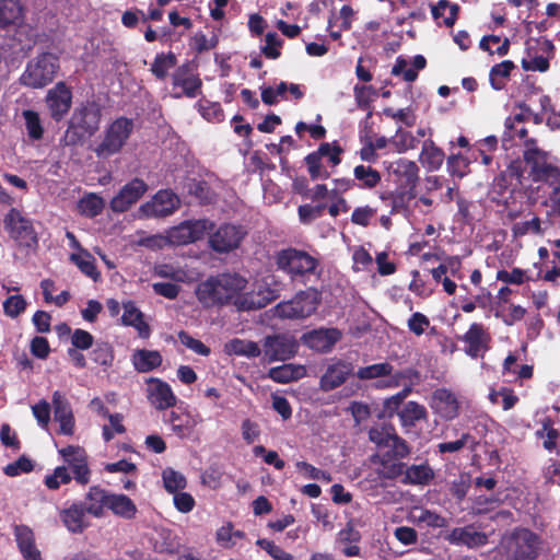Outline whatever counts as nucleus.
<instances>
[{"label": "nucleus", "mask_w": 560, "mask_h": 560, "mask_svg": "<svg viewBox=\"0 0 560 560\" xmlns=\"http://www.w3.org/2000/svg\"><path fill=\"white\" fill-rule=\"evenodd\" d=\"M394 435V429L385 425L374 427L369 431L370 441L376 444L378 447H387Z\"/></svg>", "instance_id": "13d9d810"}, {"label": "nucleus", "mask_w": 560, "mask_h": 560, "mask_svg": "<svg viewBox=\"0 0 560 560\" xmlns=\"http://www.w3.org/2000/svg\"><path fill=\"white\" fill-rule=\"evenodd\" d=\"M92 360L101 365L108 366L114 360L112 347L106 343H97L92 351Z\"/></svg>", "instance_id": "774afa93"}, {"label": "nucleus", "mask_w": 560, "mask_h": 560, "mask_svg": "<svg viewBox=\"0 0 560 560\" xmlns=\"http://www.w3.org/2000/svg\"><path fill=\"white\" fill-rule=\"evenodd\" d=\"M434 478V471L428 464L411 465L405 470L404 482L428 485Z\"/></svg>", "instance_id": "a19ab883"}, {"label": "nucleus", "mask_w": 560, "mask_h": 560, "mask_svg": "<svg viewBox=\"0 0 560 560\" xmlns=\"http://www.w3.org/2000/svg\"><path fill=\"white\" fill-rule=\"evenodd\" d=\"M180 206L179 197L170 189L159 190L151 200L141 205L139 212L144 218H164L173 214Z\"/></svg>", "instance_id": "9b49d317"}, {"label": "nucleus", "mask_w": 560, "mask_h": 560, "mask_svg": "<svg viewBox=\"0 0 560 560\" xmlns=\"http://www.w3.org/2000/svg\"><path fill=\"white\" fill-rule=\"evenodd\" d=\"M32 412L38 425L47 429L50 421V405L47 400L42 399L32 406Z\"/></svg>", "instance_id": "338daca9"}, {"label": "nucleus", "mask_w": 560, "mask_h": 560, "mask_svg": "<svg viewBox=\"0 0 560 560\" xmlns=\"http://www.w3.org/2000/svg\"><path fill=\"white\" fill-rule=\"evenodd\" d=\"M306 375V368L296 364H283L269 370L268 376L277 383H290Z\"/></svg>", "instance_id": "4c0bfd02"}, {"label": "nucleus", "mask_w": 560, "mask_h": 560, "mask_svg": "<svg viewBox=\"0 0 560 560\" xmlns=\"http://www.w3.org/2000/svg\"><path fill=\"white\" fill-rule=\"evenodd\" d=\"M54 407V419L59 423V433L65 435L73 434L74 417L71 406L63 394L56 390L51 397Z\"/></svg>", "instance_id": "5701e85b"}, {"label": "nucleus", "mask_w": 560, "mask_h": 560, "mask_svg": "<svg viewBox=\"0 0 560 560\" xmlns=\"http://www.w3.org/2000/svg\"><path fill=\"white\" fill-rule=\"evenodd\" d=\"M361 539V534L357 530L351 522L337 534L336 542L343 545L341 551L346 557L360 556V547L358 542Z\"/></svg>", "instance_id": "72a5a7b5"}, {"label": "nucleus", "mask_w": 560, "mask_h": 560, "mask_svg": "<svg viewBox=\"0 0 560 560\" xmlns=\"http://www.w3.org/2000/svg\"><path fill=\"white\" fill-rule=\"evenodd\" d=\"M224 351L229 355H241L256 358L260 355L261 349L258 343L250 340L234 338L224 345Z\"/></svg>", "instance_id": "ea45409f"}, {"label": "nucleus", "mask_w": 560, "mask_h": 560, "mask_svg": "<svg viewBox=\"0 0 560 560\" xmlns=\"http://www.w3.org/2000/svg\"><path fill=\"white\" fill-rule=\"evenodd\" d=\"M463 340L467 343L466 353L471 358H479L489 349L490 335L481 324L474 323Z\"/></svg>", "instance_id": "a878e982"}, {"label": "nucleus", "mask_w": 560, "mask_h": 560, "mask_svg": "<svg viewBox=\"0 0 560 560\" xmlns=\"http://www.w3.org/2000/svg\"><path fill=\"white\" fill-rule=\"evenodd\" d=\"M341 337L342 334L337 328H318L304 334L302 341L306 347L316 352L328 353Z\"/></svg>", "instance_id": "a211bd4d"}, {"label": "nucleus", "mask_w": 560, "mask_h": 560, "mask_svg": "<svg viewBox=\"0 0 560 560\" xmlns=\"http://www.w3.org/2000/svg\"><path fill=\"white\" fill-rule=\"evenodd\" d=\"M107 510L124 518H131L137 512V508L131 499L125 494L110 492L107 501Z\"/></svg>", "instance_id": "58836bf2"}, {"label": "nucleus", "mask_w": 560, "mask_h": 560, "mask_svg": "<svg viewBox=\"0 0 560 560\" xmlns=\"http://www.w3.org/2000/svg\"><path fill=\"white\" fill-rule=\"evenodd\" d=\"M246 235L238 225L223 224L209 236V245L217 253H229L237 248Z\"/></svg>", "instance_id": "2eb2a0df"}, {"label": "nucleus", "mask_w": 560, "mask_h": 560, "mask_svg": "<svg viewBox=\"0 0 560 560\" xmlns=\"http://www.w3.org/2000/svg\"><path fill=\"white\" fill-rule=\"evenodd\" d=\"M133 120L118 117L108 124L92 150L98 159H108L119 153L133 132Z\"/></svg>", "instance_id": "7ed1b4c3"}, {"label": "nucleus", "mask_w": 560, "mask_h": 560, "mask_svg": "<svg viewBox=\"0 0 560 560\" xmlns=\"http://www.w3.org/2000/svg\"><path fill=\"white\" fill-rule=\"evenodd\" d=\"M354 178L361 182L362 187L374 188L381 182L380 173L371 166L358 165L353 171Z\"/></svg>", "instance_id": "603ef678"}, {"label": "nucleus", "mask_w": 560, "mask_h": 560, "mask_svg": "<svg viewBox=\"0 0 560 560\" xmlns=\"http://www.w3.org/2000/svg\"><path fill=\"white\" fill-rule=\"evenodd\" d=\"M411 518L417 524L434 528L445 527L447 525V520L445 517L436 512L421 508L413 509L411 512Z\"/></svg>", "instance_id": "49530a36"}, {"label": "nucleus", "mask_w": 560, "mask_h": 560, "mask_svg": "<svg viewBox=\"0 0 560 560\" xmlns=\"http://www.w3.org/2000/svg\"><path fill=\"white\" fill-rule=\"evenodd\" d=\"M416 198V187L398 185V187L388 194L382 196L383 200H388L392 207V213H406L410 202Z\"/></svg>", "instance_id": "c756f323"}, {"label": "nucleus", "mask_w": 560, "mask_h": 560, "mask_svg": "<svg viewBox=\"0 0 560 560\" xmlns=\"http://www.w3.org/2000/svg\"><path fill=\"white\" fill-rule=\"evenodd\" d=\"M244 537L245 534L242 530L234 529L231 523H226L217 532V540L223 548L235 547Z\"/></svg>", "instance_id": "8fccbe9b"}, {"label": "nucleus", "mask_w": 560, "mask_h": 560, "mask_svg": "<svg viewBox=\"0 0 560 560\" xmlns=\"http://www.w3.org/2000/svg\"><path fill=\"white\" fill-rule=\"evenodd\" d=\"M390 142L399 153L406 152L416 145L415 137L410 132L402 130L400 127L397 128Z\"/></svg>", "instance_id": "052dcab7"}, {"label": "nucleus", "mask_w": 560, "mask_h": 560, "mask_svg": "<svg viewBox=\"0 0 560 560\" xmlns=\"http://www.w3.org/2000/svg\"><path fill=\"white\" fill-rule=\"evenodd\" d=\"M262 346L264 355L269 362L289 360L299 350L296 339L285 334L267 336Z\"/></svg>", "instance_id": "4468645a"}, {"label": "nucleus", "mask_w": 560, "mask_h": 560, "mask_svg": "<svg viewBox=\"0 0 560 560\" xmlns=\"http://www.w3.org/2000/svg\"><path fill=\"white\" fill-rule=\"evenodd\" d=\"M162 479L166 491L170 493L182 491L187 485L185 476L173 468H165L162 472Z\"/></svg>", "instance_id": "3c124183"}, {"label": "nucleus", "mask_w": 560, "mask_h": 560, "mask_svg": "<svg viewBox=\"0 0 560 560\" xmlns=\"http://www.w3.org/2000/svg\"><path fill=\"white\" fill-rule=\"evenodd\" d=\"M23 21V7L20 0H0V27L20 25Z\"/></svg>", "instance_id": "e433bc0d"}, {"label": "nucleus", "mask_w": 560, "mask_h": 560, "mask_svg": "<svg viewBox=\"0 0 560 560\" xmlns=\"http://www.w3.org/2000/svg\"><path fill=\"white\" fill-rule=\"evenodd\" d=\"M212 228L207 219L187 220L170 229L167 240L173 245H186L201 240Z\"/></svg>", "instance_id": "9d476101"}, {"label": "nucleus", "mask_w": 560, "mask_h": 560, "mask_svg": "<svg viewBox=\"0 0 560 560\" xmlns=\"http://www.w3.org/2000/svg\"><path fill=\"white\" fill-rule=\"evenodd\" d=\"M105 202L102 197L94 192L85 194L77 205L80 214L94 218L98 215L104 209Z\"/></svg>", "instance_id": "79ce46f5"}, {"label": "nucleus", "mask_w": 560, "mask_h": 560, "mask_svg": "<svg viewBox=\"0 0 560 560\" xmlns=\"http://www.w3.org/2000/svg\"><path fill=\"white\" fill-rule=\"evenodd\" d=\"M375 467V480L384 487V480H393L402 474L404 464L393 458L389 453L375 454L371 457Z\"/></svg>", "instance_id": "b1692460"}, {"label": "nucleus", "mask_w": 560, "mask_h": 560, "mask_svg": "<svg viewBox=\"0 0 560 560\" xmlns=\"http://www.w3.org/2000/svg\"><path fill=\"white\" fill-rule=\"evenodd\" d=\"M444 160V153L441 149L434 145L432 141H425L420 154V162L429 170H438Z\"/></svg>", "instance_id": "37998d69"}, {"label": "nucleus", "mask_w": 560, "mask_h": 560, "mask_svg": "<svg viewBox=\"0 0 560 560\" xmlns=\"http://www.w3.org/2000/svg\"><path fill=\"white\" fill-rule=\"evenodd\" d=\"M532 117V110L527 107L521 106L517 113H514L512 116L508 117L504 122V133H503V142L514 141L515 139L524 140L526 139L527 130L524 126V121Z\"/></svg>", "instance_id": "cd10ccee"}, {"label": "nucleus", "mask_w": 560, "mask_h": 560, "mask_svg": "<svg viewBox=\"0 0 560 560\" xmlns=\"http://www.w3.org/2000/svg\"><path fill=\"white\" fill-rule=\"evenodd\" d=\"M502 544L512 560H536L541 550L540 538L526 528L515 529Z\"/></svg>", "instance_id": "0eeeda50"}, {"label": "nucleus", "mask_w": 560, "mask_h": 560, "mask_svg": "<svg viewBox=\"0 0 560 560\" xmlns=\"http://www.w3.org/2000/svg\"><path fill=\"white\" fill-rule=\"evenodd\" d=\"M246 284L247 281L238 275L222 273L200 282L196 296L205 307L233 302L240 310L261 308L279 296L268 283H258L252 292L241 294Z\"/></svg>", "instance_id": "f257e3e1"}, {"label": "nucleus", "mask_w": 560, "mask_h": 560, "mask_svg": "<svg viewBox=\"0 0 560 560\" xmlns=\"http://www.w3.org/2000/svg\"><path fill=\"white\" fill-rule=\"evenodd\" d=\"M131 360L135 370L140 373H148L162 364V355L155 350H136Z\"/></svg>", "instance_id": "f704fd0d"}, {"label": "nucleus", "mask_w": 560, "mask_h": 560, "mask_svg": "<svg viewBox=\"0 0 560 560\" xmlns=\"http://www.w3.org/2000/svg\"><path fill=\"white\" fill-rule=\"evenodd\" d=\"M85 513L86 510L82 504H72L70 508L61 511L60 517L68 530L71 533H82L89 526Z\"/></svg>", "instance_id": "2f4dec72"}, {"label": "nucleus", "mask_w": 560, "mask_h": 560, "mask_svg": "<svg viewBox=\"0 0 560 560\" xmlns=\"http://www.w3.org/2000/svg\"><path fill=\"white\" fill-rule=\"evenodd\" d=\"M45 103L51 118L60 121L71 108L72 91L65 82H58L47 91Z\"/></svg>", "instance_id": "dca6fc26"}, {"label": "nucleus", "mask_w": 560, "mask_h": 560, "mask_svg": "<svg viewBox=\"0 0 560 560\" xmlns=\"http://www.w3.org/2000/svg\"><path fill=\"white\" fill-rule=\"evenodd\" d=\"M431 408L444 420H452L459 413L457 397L446 388H440L433 393Z\"/></svg>", "instance_id": "4be33fe9"}, {"label": "nucleus", "mask_w": 560, "mask_h": 560, "mask_svg": "<svg viewBox=\"0 0 560 560\" xmlns=\"http://www.w3.org/2000/svg\"><path fill=\"white\" fill-rule=\"evenodd\" d=\"M22 115L25 120L28 137L34 140H39L43 137V127L38 113L26 109Z\"/></svg>", "instance_id": "4d7b16f0"}, {"label": "nucleus", "mask_w": 560, "mask_h": 560, "mask_svg": "<svg viewBox=\"0 0 560 560\" xmlns=\"http://www.w3.org/2000/svg\"><path fill=\"white\" fill-rule=\"evenodd\" d=\"M446 540L455 546L478 548L487 544L488 537L485 533L477 530L472 525L455 527L446 536Z\"/></svg>", "instance_id": "393cba45"}, {"label": "nucleus", "mask_w": 560, "mask_h": 560, "mask_svg": "<svg viewBox=\"0 0 560 560\" xmlns=\"http://www.w3.org/2000/svg\"><path fill=\"white\" fill-rule=\"evenodd\" d=\"M201 91V80L192 68L185 63L176 69L172 75V96L195 98Z\"/></svg>", "instance_id": "ddd939ff"}, {"label": "nucleus", "mask_w": 560, "mask_h": 560, "mask_svg": "<svg viewBox=\"0 0 560 560\" xmlns=\"http://www.w3.org/2000/svg\"><path fill=\"white\" fill-rule=\"evenodd\" d=\"M458 5L447 0H440L436 4L431 7V12L434 20H443L446 26H452L458 14Z\"/></svg>", "instance_id": "c03bdc74"}, {"label": "nucleus", "mask_w": 560, "mask_h": 560, "mask_svg": "<svg viewBox=\"0 0 560 560\" xmlns=\"http://www.w3.org/2000/svg\"><path fill=\"white\" fill-rule=\"evenodd\" d=\"M176 56L173 52L158 54L151 65V72L160 80L166 78L168 71L176 66Z\"/></svg>", "instance_id": "09e8293b"}, {"label": "nucleus", "mask_w": 560, "mask_h": 560, "mask_svg": "<svg viewBox=\"0 0 560 560\" xmlns=\"http://www.w3.org/2000/svg\"><path fill=\"white\" fill-rule=\"evenodd\" d=\"M536 436L542 440V446L548 452H553L560 446V432L553 428L549 419L542 421L541 428L536 431Z\"/></svg>", "instance_id": "a18cd8bd"}, {"label": "nucleus", "mask_w": 560, "mask_h": 560, "mask_svg": "<svg viewBox=\"0 0 560 560\" xmlns=\"http://www.w3.org/2000/svg\"><path fill=\"white\" fill-rule=\"evenodd\" d=\"M59 454L72 469L74 479L81 485H86L90 481L91 472L88 467L84 450L79 446L70 445L59 450Z\"/></svg>", "instance_id": "aec40b11"}, {"label": "nucleus", "mask_w": 560, "mask_h": 560, "mask_svg": "<svg viewBox=\"0 0 560 560\" xmlns=\"http://www.w3.org/2000/svg\"><path fill=\"white\" fill-rule=\"evenodd\" d=\"M354 374L361 381L375 380L374 386L377 389H392L400 386L401 381L407 377L408 372L394 371L392 364L382 362L359 368Z\"/></svg>", "instance_id": "6e6552de"}, {"label": "nucleus", "mask_w": 560, "mask_h": 560, "mask_svg": "<svg viewBox=\"0 0 560 560\" xmlns=\"http://www.w3.org/2000/svg\"><path fill=\"white\" fill-rule=\"evenodd\" d=\"M148 190V185L140 178H133L127 183L110 200V209L114 212H125L135 205Z\"/></svg>", "instance_id": "f3484780"}, {"label": "nucleus", "mask_w": 560, "mask_h": 560, "mask_svg": "<svg viewBox=\"0 0 560 560\" xmlns=\"http://www.w3.org/2000/svg\"><path fill=\"white\" fill-rule=\"evenodd\" d=\"M354 374V365L342 359H330L319 378V388L325 392H331L341 385Z\"/></svg>", "instance_id": "f8f14e48"}, {"label": "nucleus", "mask_w": 560, "mask_h": 560, "mask_svg": "<svg viewBox=\"0 0 560 560\" xmlns=\"http://www.w3.org/2000/svg\"><path fill=\"white\" fill-rule=\"evenodd\" d=\"M26 308V301L22 295H11L3 302L4 314L11 318L18 317Z\"/></svg>", "instance_id": "680f3d73"}, {"label": "nucleus", "mask_w": 560, "mask_h": 560, "mask_svg": "<svg viewBox=\"0 0 560 560\" xmlns=\"http://www.w3.org/2000/svg\"><path fill=\"white\" fill-rule=\"evenodd\" d=\"M283 40L277 33H268L265 38V45L261 50L267 58L277 59L280 57V48Z\"/></svg>", "instance_id": "e2e57ef3"}, {"label": "nucleus", "mask_w": 560, "mask_h": 560, "mask_svg": "<svg viewBox=\"0 0 560 560\" xmlns=\"http://www.w3.org/2000/svg\"><path fill=\"white\" fill-rule=\"evenodd\" d=\"M4 226L10 235L21 244L30 245L36 241L33 226L16 209H11L4 218Z\"/></svg>", "instance_id": "6ab92c4d"}, {"label": "nucleus", "mask_w": 560, "mask_h": 560, "mask_svg": "<svg viewBox=\"0 0 560 560\" xmlns=\"http://www.w3.org/2000/svg\"><path fill=\"white\" fill-rule=\"evenodd\" d=\"M59 69L58 58L49 52L31 60L20 77V83L32 89H42L50 83Z\"/></svg>", "instance_id": "39448f33"}, {"label": "nucleus", "mask_w": 560, "mask_h": 560, "mask_svg": "<svg viewBox=\"0 0 560 560\" xmlns=\"http://www.w3.org/2000/svg\"><path fill=\"white\" fill-rule=\"evenodd\" d=\"M479 46L482 50L489 51L490 54L504 56L509 51L510 42L508 38L501 40L499 36L490 35L482 37Z\"/></svg>", "instance_id": "5fc2aeb1"}, {"label": "nucleus", "mask_w": 560, "mask_h": 560, "mask_svg": "<svg viewBox=\"0 0 560 560\" xmlns=\"http://www.w3.org/2000/svg\"><path fill=\"white\" fill-rule=\"evenodd\" d=\"M295 467L298 471L303 475L304 478L320 480L325 482L331 481V476L329 472L320 470L306 462H298L295 464Z\"/></svg>", "instance_id": "bf43d9fd"}, {"label": "nucleus", "mask_w": 560, "mask_h": 560, "mask_svg": "<svg viewBox=\"0 0 560 560\" xmlns=\"http://www.w3.org/2000/svg\"><path fill=\"white\" fill-rule=\"evenodd\" d=\"M147 383V396L153 407L164 410L176 404V397L166 382L150 377Z\"/></svg>", "instance_id": "412c9836"}, {"label": "nucleus", "mask_w": 560, "mask_h": 560, "mask_svg": "<svg viewBox=\"0 0 560 560\" xmlns=\"http://www.w3.org/2000/svg\"><path fill=\"white\" fill-rule=\"evenodd\" d=\"M178 339L186 348L194 351L195 353L203 357H208L210 354V348L207 347L200 340L194 338L186 331H180L178 334Z\"/></svg>", "instance_id": "0e129e2a"}, {"label": "nucleus", "mask_w": 560, "mask_h": 560, "mask_svg": "<svg viewBox=\"0 0 560 560\" xmlns=\"http://www.w3.org/2000/svg\"><path fill=\"white\" fill-rule=\"evenodd\" d=\"M524 160L529 175L535 182H545L558 192L560 189V170L548 161V154L535 147L534 140L525 142Z\"/></svg>", "instance_id": "20e7f679"}, {"label": "nucleus", "mask_w": 560, "mask_h": 560, "mask_svg": "<svg viewBox=\"0 0 560 560\" xmlns=\"http://www.w3.org/2000/svg\"><path fill=\"white\" fill-rule=\"evenodd\" d=\"M319 304V294L314 289L301 291L293 299L277 304L273 315L283 319H301L311 316Z\"/></svg>", "instance_id": "423d86ee"}, {"label": "nucleus", "mask_w": 560, "mask_h": 560, "mask_svg": "<svg viewBox=\"0 0 560 560\" xmlns=\"http://www.w3.org/2000/svg\"><path fill=\"white\" fill-rule=\"evenodd\" d=\"M398 418L402 428L409 430L419 421L427 420L428 411L423 405L411 400L401 406Z\"/></svg>", "instance_id": "473e14b6"}, {"label": "nucleus", "mask_w": 560, "mask_h": 560, "mask_svg": "<svg viewBox=\"0 0 560 560\" xmlns=\"http://www.w3.org/2000/svg\"><path fill=\"white\" fill-rule=\"evenodd\" d=\"M318 261L315 257L304 250L295 248L283 249L277 255V266L292 279L314 273Z\"/></svg>", "instance_id": "1a4fd4ad"}, {"label": "nucleus", "mask_w": 560, "mask_h": 560, "mask_svg": "<svg viewBox=\"0 0 560 560\" xmlns=\"http://www.w3.org/2000/svg\"><path fill=\"white\" fill-rule=\"evenodd\" d=\"M102 119V109L95 102H86L78 106L69 120L66 130V141L68 144H83L93 137L100 129Z\"/></svg>", "instance_id": "f03ea898"}, {"label": "nucleus", "mask_w": 560, "mask_h": 560, "mask_svg": "<svg viewBox=\"0 0 560 560\" xmlns=\"http://www.w3.org/2000/svg\"><path fill=\"white\" fill-rule=\"evenodd\" d=\"M70 259L88 277L94 280L98 277V272L94 265V258L88 252L81 250L80 253L71 254Z\"/></svg>", "instance_id": "864d4df0"}, {"label": "nucleus", "mask_w": 560, "mask_h": 560, "mask_svg": "<svg viewBox=\"0 0 560 560\" xmlns=\"http://www.w3.org/2000/svg\"><path fill=\"white\" fill-rule=\"evenodd\" d=\"M387 168L389 173L396 177L398 185L417 187L419 182V167L413 161L400 158L390 162Z\"/></svg>", "instance_id": "bb28decb"}, {"label": "nucleus", "mask_w": 560, "mask_h": 560, "mask_svg": "<svg viewBox=\"0 0 560 560\" xmlns=\"http://www.w3.org/2000/svg\"><path fill=\"white\" fill-rule=\"evenodd\" d=\"M108 498L109 492L105 489H102L98 486L91 487L85 495L83 505L86 513L95 517L104 516L105 510L107 509Z\"/></svg>", "instance_id": "7c9ffc66"}, {"label": "nucleus", "mask_w": 560, "mask_h": 560, "mask_svg": "<svg viewBox=\"0 0 560 560\" xmlns=\"http://www.w3.org/2000/svg\"><path fill=\"white\" fill-rule=\"evenodd\" d=\"M512 233L515 237H522L526 234L541 235L544 231L539 218L534 217L530 220L514 223Z\"/></svg>", "instance_id": "6e6d98bb"}, {"label": "nucleus", "mask_w": 560, "mask_h": 560, "mask_svg": "<svg viewBox=\"0 0 560 560\" xmlns=\"http://www.w3.org/2000/svg\"><path fill=\"white\" fill-rule=\"evenodd\" d=\"M515 65L511 60H504L490 70L489 79L490 84L494 90H502L505 85V80L509 78Z\"/></svg>", "instance_id": "de8ad7c7"}, {"label": "nucleus", "mask_w": 560, "mask_h": 560, "mask_svg": "<svg viewBox=\"0 0 560 560\" xmlns=\"http://www.w3.org/2000/svg\"><path fill=\"white\" fill-rule=\"evenodd\" d=\"M427 60L422 55L415 56L411 60L402 57L396 59L392 69V74L402 75L407 82H413L418 78V71L424 69Z\"/></svg>", "instance_id": "c85d7f7f"}, {"label": "nucleus", "mask_w": 560, "mask_h": 560, "mask_svg": "<svg viewBox=\"0 0 560 560\" xmlns=\"http://www.w3.org/2000/svg\"><path fill=\"white\" fill-rule=\"evenodd\" d=\"M124 313L121 316L122 324L126 326H132L137 329L138 334L142 338H148L150 335V328L143 320L142 313L136 307L132 302H125L122 304Z\"/></svg>", "instance_id": "c9c22d12"}, {"label": "nucleus", "mask_w": 560, "mask_h": 560, "mask_svg": "<svg viewBox=\"0 0 560 560\" xmlns=\"http://www.w3.org/2000/svg\"><path fill=\"white\" fill-rule=\"evenodd\" d=\"M155 273L162 278H170L175 281L184 282L188 279L185 270L170 264H163L155 267Z\"/></svg>", "instance_id": "69168bd1"}]
</instances>
